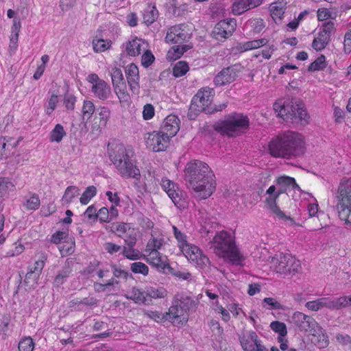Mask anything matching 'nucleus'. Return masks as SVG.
Listing matches in <instances>:
<instances>
[{"instance_id": "obj_1", "label": "nucleus", "mask_w": 351, "mask_h": 351, "mask_svg": "<svg viewBox=\"0 0 351 351\" xmlns=\"http://www.w3.org/2000/svg\"><path fill=\"white\" fill-rule=\"evenodd\" d=\"M184 177L188 187L197 193L202 199L209 197L215 189V175L210 167L202 160L187 162Z\"/></svg>"}, {"instance_id": "obj_2", "label": "nucleus", "mask_w": 351, "mask_h": 351, "mask_svg": "<svg viewBox=\"0 0 351 351\" xmlns=\"http://www.w3.org/2000/svg\"><path fill=\"white\" fill-rule=\"evenodd\" d=\"M269 152L275 158L295 159L304 154V141L301 134L287 131L280 134L270 141Z\"/></svg>"}, {"instance_id": "obj_3", "label": "nucleus", "mask_w": 351, "mask_h": 351, "mask_svg": "<svg viewBox=\"0 0 351 351\" xmlns=\"http://www.w3.org/2000/svg\"><path fill=\"white\" fill-rule=\"evenodd\" d=\"M107 154L122 177L140 180V170L136 165L134 152L131 149H128L123 143L113 140L108 144Z\"/></svg>"}, {"instance_id": "obj_4", "label": "nucleus", "mask_w": 351, "mask_h": 351, "mask_svg": "<svg viewBox=\"0 0 351 351\" xmlns=\"http://www.w3.org/2000/svg\"><path fill=\"white\" fill-rule=\"evenodd\" d=\"M215 253L234 265H242L245 260L231 234L226 231L217 232L213 239Z\"/></svg>"}, {"instance_id": "obj_5", "label": "nucleus", "mask_w": 351, "mask_h": 351, "mask_svg": "<svg viewBox=\"0 0 351 351\" xmlns=\"http://www.w3.org/2000/svg\"><path fill=\"white\" fill-rule=\"evenodd\" d=\"M274 110L278 116L286 121L292 123L306 124L308 123V115L304 104L301 101L279 100L274 103Z\"/></svg>"}, {"instance_id": "obj_6", "label": "nucleus", "mask_w": 351, "mask_h": 351, "mask_svg": "<svg viewBox=\"0 0 351 351\" xmlns=\"http://www.w3.org/2000/svg\"><path fill=\"white\" fill-rule=\"evenodd\" d=\"M249 125L250 120L246 114L232 112L226 115L223 120L216 123L214 129L222 134L233 136L237 132L247 129Z\"/></svg>"}, {"instance_id": "obj_7", "label": "nucleus", "mask_w": 351, "mask_h": 351, "mask_svg": "<svg viewBox=\"0 0 351 351\" xmlns=\"http://www.w3.org/2000/svg\"><path fill=\"white\" fill-rule=\"evenodd\" d=\"M198 303L197 300L185 295H182L179 298L174 300L169 308L174 323L186 324L189 315L195 311Z\"/></svg>"}, {"instance_id": "obj_8", "label": "nucleus", "mask_w": 351, "mask_h": 351, "mask_svg": "<svg viewBox=\"0 0 351 351\" xmlns=\"http://www.w3.org/2000/svg\"><path fill=\"white\" fill-rule=\"evenodd\" d=\"M336 197L337 199L336 207L340 219L351 225L350 180H346L339 184Z\"/></svg>"}, {"instance_id": "obj_9", "label": "nucleus", "mask_w": 351, "mask_h": 351, "mask_svg": "<svg viewBox=\"0 0 351 351\" xmlns=\"http://www.w3.org/2000/svg\"><path fill=\"white\" fill-rule=\"evenodd\" d=\"M276 270L281 274H295L300 268V261L290 254H281L277 258Z\"/></svg>"}, {"instance_id": "obj_10", "label": "nucleus", "mask_w": 351, "mask_h": 351, "mask_svg": "<svg viewBox=\"0 0 351 351\" xmlns=\"http://www.w3.org/2000/svg\"><path fill=\"white\" fill-rule=\"evenodd\" d=\"M335 30V24L332 21H326L322 24L318 36L312 43V47L317 51L324 49L330 41L332 32Z\"/></svg>"}, {"instance_id": "obj_11", "label": "nucleus", "mask_w": 351, "mask_h": 351, "mask_svg": "<svg viewBox=\"0 0 351 351\" xmlns=\"http://www.w3.org/2000/svg\"><path fill=\"white\" fill-rule=\"evenodd\" d=\"M161 186L177 208L181 209L186 207V202L183 197V193L174 182L162 178Z\"/></svg>"}, {"instance_id": "obj_12", "label": "nucleus", "mask_w": 351, "mask_h": 351, "mask_svg": "<svg viewBox=\"0 0 351 351\" xmlns=\"http://www.w3.org/2000/svg\"><path fill=\"white\" fill-rule=\"evenodd\" d=\"M170 138L161 131H153L147 133L145 137L147 147L154 152H159L166 149Z\"/></svg>"}, {"instance_id": "obj_13", "label": "nucleus", "mask_w": 351, "mask_h": 351, "mask_svg": "<svg viewBox=\"0 0 351 351\" xmlns=\"http://www.w3.org/2000/svg\"><path fill=\"white\" fill-rule=\"evenodd\" d=\"M38 258L35 261L33 265L28 267V271L25 275L24 282L26 285L34 283L36 284L42 271L47 261V255L45 252H40L37 254Z\"/></svg>"}, {"instance_id": "obj_14", "label": "nucleus", "mask_w": 351, "mask_h": 351, "mask_svg": "<svg viewBox=\"0 0 351 351\" xmlns=\"http://www.w3.org/2000/svg\"><path fill=\"white\" fill-rule=\"evenodd\" d=\"M241 71V66L235 64L223 68L213 79V83L216 86H221L233 82Z\"/></svg>"}, {"instance_id": "obj_15", "label": "nucleus", "mask_w": 351, "mask_h": 351, "mask_svg": "<svg viewBox=\"0 0 351 351\" xmlns=\"http://www.w3.org/2000/svg\"><path fill=\"white\" fill-rule=\"evenodd\" d=\"M182 252L191 262L201 269L210 265L209 258L196 245L189 244Z\"/></svg>"}, {"instance_id": "obj_16", "label": "nucleus", "mask_w": 351, "mask_h": 351, "mask_svg": "<svg viewBox=\"0 0 351 351\" xmlns=\"http://www.w3.org/2000/svg\"><path fill=\"white\" fill-rule=\"evenodd\" d=\"M236 21L233 19L222 20L218 22L213 31L216 40H222L231 36L236 29Z\"/></svg>"}, {"instance_id": "obj_17", "label": "nucleus", "mask_w": 351, "mask_h": 351, "mask_svg": "<svg viewBox=\"0 0 351 351\" xmlns=\"http://www.w3.org/2000/svg\"><path fill=\"white\" fill-rule=\"evenodd\" d=\"M287 191L285 187L280 186V187L276 191V195L271 197H267L265 199L266 206L275 214L279 219H282L285 221H289L291 224L294 223V221L292 218L287 216L284 212H282L277 205V199L279 196L285 193Z\"/></svg>"}, {"instance_id": "obj_18", "label": "nucleus", "mask_w": 351, "mask_h": 351, "mask_svg": "<svg viewBox=\"0 0 351 351\" xmlns=\"http://www.w3.org/2000/svg\"><path fill=\"white\" fill-rule=\"evenodd\" d=\"M292 322L300 331L309 332L318 324L313 317L298 311L293 313Z\"/></svg>"}, {"instance_id": "obj_19", "label": "nucleus", "mask_w": 351, "mask_h": 351, "mask_svg": "<svg viewBox=\"0 0 351 351\" xmlns=\"http://www.w3.org/2000/svg\"><path fill=\"white\" fill-rule=\"evenodd\" d=\"M125 73L131 91L134 94H138L140 77L138 66L135 64L131 63L125 67Z\"/></svg>"}, {"instance_id": "obj_20", "label": "nucleus", "mask_w": 351, "mask_h": 351, "mask_svg": "<svg viewBox=\"0 0 351 351\" xmlns=\"http://www.w3.org/2000/svg\"><path fill=\"white\" fill-rule=\"evenodd\" d=\"M183 27H185L184 24H180L169 28L165 37L166 40L172 43H179L189 39V34Z\"/></svg>"}, {"instance_id": "obj_21", "label": "nucleus", "mask_w": 351, "mask_h": 351, "mask_svg": "<svg viewBox=\"0 0 351 351\" xmlns=\"http://www.w3.org/2000/svg\"><path fill=\"white\" fill-rule=\"evenodd\" d=\"M147 263L158 271L165 273L166 269H171L167 261V256H162L160 252L147 253Z\"/></svg>"}, {"instance_id": "obj_22", "label": "nucleus", "mask_w": 351, "mask_h": 351, "mask_svg": "<svg viewBox=\"0 0 351 351\" xmlns=\"http://www.w3.org/2000/svg\"><path fill=\"white\" fill-rule=\"evenodd\" d=\"M97 304V300L95 297H87L82 299L75 298L69 302V308L71 311H84Z\"/></svg>"}, {"instance_id": "obj_23", "label": "nucleus", "mask_w": 351, "mask_h": 351, "mask_svg": "<svg viewBox=\"0 0 351 351\" xmlns=\"http://www.w3.org/2000/svg\"><path fill=\"white\" fill-rule=\"evenodd\" d=\"M178 121L179 119L176 116L173 114L167 116L163 121L160 131L171 138L179 131Z\"/></svg>"}, {"instance_id": "obj_24", "label": "nucleus", "mask_w": 351, "mask_h": 351, "mask_svg": "<svg viewBox=\"0 0 351 351\" xmlns=\"http://www.w3.org/2000/svg\"><path fill=\"white\" fill-rule=\"evenodd\" d=\"M124 46L127 55L136 56L141 53V51L145 50L147 43L144 40L134 37L126 42Z\"/></svg>"}, {"instance_id": "obj_25", "label": "nucleus", "mask_w": 351, "mask_h": 351, "mask_svg": "<svg viewBox=\"0 0 351 351\" xmlns=\"http://www.w3.org/2000/svg\"><path fill=\"white\" fill-rule=\"evenodd\" d=\"M215 96L213 88L206 86L200 88L193 96L195 101L201 103L204 106L210 108Z\"/></svg>"}, {"instance_id": "obj_26", "label": "nucleus", "mask_w": 351, "mask_h": 351, "mask_svg": "<svg viewBox=\"0 0 351 351\" xmlns=\"http://www.w3.org/2000/svg\"><path fill=\"white\" fill-rule=\"evenodd\" d=\"M310 333L314 337L315 339L313 341L314 344L319 348H325L329 344L328 337L319 324L316 327L311 330Z\"/></svg>"}, {"instance_id": "obj_27", "label": "nucleus", "mask_w": 351, "mask_h": 351, "mask_svg": "<svg viewBox=\"0 0 351 351\" xmlns=\"http://www.w3.org/2000/svg\"><path fill=\"white\" fill-rule=\"evenodd\" d=\"M91 91L96 98L102 101L108 99L112 93L110 85L104 80L93 85Z\"/></svg>"}, {"instance_id": "obj_28", "label": "nucleus", "mask_w": 351, "mask_h": 351, "mask_svg": "<svg viewBox=\"0 0 351 351\" xmlns=\"http://www.w3.org/2000/svg\"><path fill=\"white\" fill-rule=\"evenodd\" d=\"M73 269L69 262H66L63 267L59 270L53 279L56 286L60 287L67 281Z\"/></svg>"}, {"instance_id": "obj_29", "label": "nucleus", "mask_w": 351, "mask_h": 351, "mask_svg": "<svg viewBox=\"0 0 351 351\" xmlns=\"http://www.w3.org/2000/svg\"><path fill=\"white\" fill-rule=\"evenodd\" d=\"M265 27L263 19L254 18L249 19L245 25V29L248 30L251 35L259 34Z\"/></svg>"}, {"instance_id": "obj_30", "label": "nucleus", "mask_w": 351, "mask_h": 351, "mask_svg": "<svg viewBox=\"0 0 351 351\" xmlns=\"http://www.w3.org/2000/svg\"><path fill=\"white\" fill-rule=\"evenodd\" d=\"M145 290V298L149 300V305L152 303V299L165 298L167 295V290L163 287H147Z\"/></svg>"}, {"instance_id": "obj_31", "label": "nucleus", "mask_w": 351, "mask_h": 351, "mask_svg": "<svg viewBox=\"0 0 351 351\" xmlns=\"http://www.w3.org/2000/svg\"><path fill=\"white\" fill-rule=\"evenodd\" d=\"M208 108L204 106L193 97L189 108L187 117L190 120H195L202 112L208 114Z\"/></svg>"}, {"instance_id": "obj_32", "label": "nucleus", "mask_w": 351, "mask_h": 351, "mask_svg": "<svg viewBox=\"0 0 351 351\" xmlns=\"http://www.w3.org/2000/svg\"><path fill=\"white\" fill-rule=\"evenodd\" d=\"M268 43L267 39L261 38L245 43H241L238 45L237 49L241 52L247 51L249 50L256 49L262 46H265Z\"/></svg>"}, {"instance_id": "obj_33", "label": "nucleus", "mask_w": 351, "mask_h": 351, "mask_svg": "<svg viewBox=\"0 0 351 351\" xmlns=\"http://www.w3.org/2000/svg\"><path fill=\"white\" fill-rule=\"evenodd\" d=\"M158 15L159 13L156 7L152 4H148L143 12V23L147 25H149L156 21Z\"/></svg>"}, {"instance_id": "obj_34", "label": "nucleus", "mask_w": 351, "mask_h": 351, "mask_svg": "<svg viewBox=\"0 0 351 351\" xmlns=\"http://www.w3.org/2000/svg\"><path fill=\"white\" fill-rule=\"evenodd\" d=\"M15 190V184L8 177H0V197H8L10 192Z\"/></svg>"}, {"instance_id": "obj_35", "label": "nucleus", "mask_w": 351, "mask_h": 351, "mask_svg": "<svg viewBox=\"0 0 351 351\" xmlns=\"http://www.w3.org/2000/svg\"><path fill=\"white\" fill-rule=\"evenodd\" d=\"M66 136V132L64 127L58 123L55 125L53 129L50 132L49 134V139L51 143H60L62 139Z\"/></svg>"}, {"instance_id": "obj_36", "label": "nucleus", "mask_w": 351, "mask_h": 351, "mask_svg": "<svg viewBox=\"0 0 351 351\" xmlns=\"http://www.w3.org/2000/svg\"><path fill=\"white\" fill-rule=\"evenodd\" d=\"M130 294V296L128 298L133 300L136 304L149 305V300L145 298V290L133 287Z\"/></svg>"}, {"instance_id": "obj_37", "label": "nucleus", "mask_w": 351, "mask_h": 351, "mask_svg": "<svg viewBox=\"0 0 351 351\" xmlns=\"http://www.w3.org/2000/svg\"><path fill=\"white\" fill-rule=\"evenodd\" d=\"M110 75L114 88L120 86L122 88L125 87V82L123 73L120 69L117 67L112 68L110 71Z\"/></svg>"}, {"instance_id": "obj_38", "label": "nucleus", "mask_w": 351, "mask_h": 351, "mask_svg": "<svg viewBox=\"0 0 351 351\" xmlns=\"http://www.w3.org/2000/svg\"><path fill=\"white\" fill-rule=\"evenodd\" d=\"M145 315L151 318L152 319L156 322H162V321H169L172 323H174L173 318L171 317V315L170 314V311L165 313H162L159 311H147L145 313Z\"/></svg>"}, {"instance_id": "obj_39", "label": "nucleus", "mask_w": 351, "mask_h": 351, "mask_svg": "<svg viewBox=\"0 0 351 351\" xmlns=\"http://www.w3.org/2000/svg\"><path fill=\"white\" fill-rule=\"evenodd\" d=\"M164 244L165 240L163 238H151L147 243L145 252L146 253L159 252L158 250L162 248Z\"/></svg>"}, {"instance_id": "obj_40", "label": "nucleus", "mask_w": 351, "mask_h": 351, "mask_svg": "<svg viewBox=\"0 0 351 351\" xmlns=\"http://www.w3.org/2000/svg\"><path fill=\"white\" fill-rule=\"evenodd\" d=\"M97 111L98 117L96 116L95 119L97 118L99 119L98 127L99 128L102 129L104 128L107 125L110 116V111L107 107L105 106L99 108Z\"/></svg>"}, {"instance_id": "obj_41", "label": "nucleus", "mask_w": 351, "mask_h": 351, "mask_svg": "<svg viewBox=\"0 0 351 351\" xmlns=\"http://www.w3.org/2000/svg\"><path fill=\"white\" fill-rule=\"evenodd\" d=\"M80 194V189L76 186H69L64 193L62 201L64 204H70Z\"/></svg>"}, {"instance_id": "obj_42", "label": "nucleus", "mask_w": 351, "mask_h": 351, "mask_svg": "<svg viewBox=\"0 0 351 351\" xmlns=\"http://www.w3.org/2000/svg\"><path fill=\"white\" fill-rule=\"evenodd\" d=\"M95 111L94 104L89 100H84L82 108V120L88 121Z\"/></svg>"}, {"instance_id": "obj_43", "label": "nucleus", "mask_w": 351, "mask_h": 351, "mask_svg": "<svg viewBox=\"0 0 351 351\" xmlns=\"http://www.w3.org/2000/svg\"><path fill=\"white\" fill-rule=\"evenodd\" d=\"M270 12L272 19L277 22L280 21L285 14V8L281 3H271L270 5Z\"/></svg>"}, {"instance_id": "obj_44", "label": "nucleus", "mask_w": 351, "mask_h": 351, "mask_svg": "<svg viewBox=\"0 0 351 351\" xmlns=\"http://www.w3.org/2000/svg\"><path fill=\"white\" fill-rule=\"evenodd\" d=\"M250 10L246 0H237L232 5V13L234 15H240Z\"/></svg>"}, {"instance_id": "obj_45", "label": "nucleus", "mask_w": 351, "mask_h": 351, "mask_svg": "<svg viewBox=\"0 0 351 351\" xmlns=\"http://www.w3.org/2000/svg\"><path fill=\"white\" fill-rule=\"evenodd\" d=\"M40 205V201L37 194L33 193L29 198L26 197L25 202L23 204L25 209L29 210H36Z\"/></svg>"}, {"instance_id": "obj_46", "label": "nucleus", "mask_w": 351, "mask_h": 351, "mask_svg": "<svg viewBox=\"0 0 351 351\" xmlns=\"http://www.w3.org/2000/svg\"><path fill=\"white\" fill-rule=\"evenodd\" d=\"M277 184L282 186L283 187L291 186L293 190H299L300 186L296 183L295 180L293 178L289 176H280L276 180Z\"/></svg>"}, {"instance_id": "obj_47", "label": "nucleus", "mask_w": 351, "mask_h": 351, "mask_svg": "<svg viewBox=\"0 0 351 351\" xmlns=\"http://www.w3.org/2000/svg\"><path fill=\"white\" fill-rule=\"evenodd\" d=\"M172 228L174 237L178 241V247L180 249V250L182 251L185 248V247L189 245L186 239V236L180 230H179L176 226H173Z\"/></svg>"}, {"instance_id": "obj_48", "label": "nucleus", "mask_w": 351, "mask_h": 351, "mask_svg": "<svg viewBox=\"0 0 351 351\" xmlns=\"http://www.w3.org/2000/svg\"><path fill=\"white\" fill-rule=\"evenodd\" d=\"M35 343L33 339L28 336L23 337L19 343V351H33L34 349Z\"/></svg>"}, {"instance_id": "obj_49", "label": "nucleus", "mask_w": 351, "mask_h": 351, "mask_svg": "<svg viewBox=\"0 0 351 351\" xmlns=\"http://www.w3.org/2000/svg\"><path fill=\"white\" fill-rule=\"evenodd\" d=\"M97 189L94 186H88L80 198V202L82 205H86L90 199L96 195Z\"/></svg>"}, {"instance_id": "obj_50", "label": "nucleus", "mask_w": 351, "mask_h": 351, "mask_svg": "<svg viewBox=\"0 0 351 351\" xmlns=\"http://www.w3.org/2000/svg\"><path fill=\"white\" fill-rule=\"evenodd\" d=\"M326 66V58L324 55H320L315 60L308 66L309 71H322Z\"/></svg>"}, {"instance_id": "obj_51", "label": "nucleus", "mask_w": 351, "mask_h": 351, "mask_svg": "<svg viewBox=\"0 0 351 351\" xmlns=\"http://www.w3.org/2000/svg\"><path fill=\"white\" fill-rule=\"evenodd\" d=\"M122 254L125 258L130 260H138L141 256L139 250L135 249L134 247L123 246Z\"/></svg>"}, {"instance_id": "obj_52", "label": "nucleus", "mask_w": 351, "mask_h": 351, "mask_svg": "<svg viewBox=\"0 0 351 351\" xmlns=\"http://www.w3.org/2000/svg\"><path fill=\"white\" fill-rule=\"evenodd\" d=\"M189 69V65L186 62L179 61L173 68V75L176 77H182L186 73Z\"/></svg>"}, {"instance_id": "obj_53", "label": "nucleus", "mask_w": 351, "mask_h": 351, "mask_svg": "<svg viewBox=\"0 0 351 351\" xmlns=\"http://www.w3.org/2000/svg\"><path fill=\"white\" fill-rule=\"evenodd\" d=\"M110 45V40L104 39H93V49L97 53L107 50Z\"/></svg>"}, {"instance_id": "obj_54", "label": "nucleus", "mask_w": 351, "mask_h": 351, "mask_svg": "<svg viewBox=\"0 0 351 351\" xmlns=\"http://www.w3.org/2000/svg\"><path fill=\"white\" fill-rule=\"evenodd\" d=\"M263 307L269 310H284V306L274 298H265L263 300Z\"/></svg>"}, {"instance_id": "obj_55", "label": "nucleus", "mask_w": 351, "mask_h": 351, "mask_svg": "<svg viewBox=\"0 0 351 351\" xmlns=\"http://www.w3.org/2000/svg\"><path fill=\"white\" fill-rule=\"evenodd\" d=\"M270 328L279 335L278 337H285L287 334V326L283 322L279 321L272 322L270 324Z\"/></svg>"}, {"instance_id": "obj_56", "label": "nucleus", "mask_w": 351, "mask_h": 351, "mask_svg": "<svg viewBox=\"0 0 351 351\" xmlns=\"http://www.w3.org/2000/svg\"><path fill=\"white\" fill-rule=\"evenodd\" d=\"M131 271L134 274H141L147 276L149 273V267L142 262H134L131 264Z\"/></svg>"}, {"instance_id": "obj_57", "label": "nucleus", "mask_w": 351, "mask_h": 351, "mask_svg": "<svg viewBox=\"0 0 351 351\" xmlns=\"http://www.w3.org/2000/svg\"><path fill=\"white\" fill-rule=\"evenodd\" d=\"M192 48V45H177L172 47L173 54L172 58L176 60L180 58L185 52Z\"/></svg>"}, {"instance_id": "obj_58", "label": "nucleus", "mask_w": 351, "mask_h": 351, "mask_svg": "<svg viewBox=\"0 0 351 351\" xmlns=\"http://www.w3.org/2000/svg\"><path fill=\"white\" fill-rule=\"evenodd\" d=\"M114 88V92L117 94L120 103L128 104L130 101V95L126 90V85H125L124 88L120 86Z\"/></svg>"}, {"instance_id": "obj_59", "label": "nucleus", "mask_w": 351, "mask_h": 351, "mask_svg": "<svg viewBox=\"0 0 351 351\" xmlns=\"http://www.w3.org/2000/svg\"><path fill=\"white\" fill-rule=\"evenodd\" d=\"M24 245L21 243L20 241H17L16 242L13 243V248L10 249L8 251H7L6 256L13 257L19 256L24 251Z\"/></svg>"}, {"instance_id": "obj_60", "label": "nucleus", "mask_w": 351, "mask_h": 351, "mask_svg": "<svg viewBox=\"0 0 351 351\" xmlns=\"http://www.w3.org/2000/svg\"><path fill=\"white\" fill-rule=\"evenodd\" d=\"M68 235V231H57L51 235L50 241L54 244H59L65 240Z\"/></svg>"}, {"instance_id": "obj_61", "label": "nucleus", "mask_w": 351, "mask_h": 351, "mask_svg": "<svg viewBox=\"0 0 351 351\" xmlns=\"http://www.w3.org/2000/svg\"><path fill=\"white\" fill-rule=\"evenodd\" d=\"M155 57L153 53L145 49V53L141 56V64L145 68L149 67L154 61Z\"/></svg>"}, {"instance_id": "obj_62", "label": "nucleus", "mask_w": 351, "mask_h": 351, "mask_svg": "<svg viewBox=\"0 0 351 351\" xmlns=\"http://www.w3.org/2000/svg\"><path fill=\"white\" fill-rule=\"evenodd\" d=\"M129 229V225L123 222L113 223L111 226V230L112 232H117L119 237H121V234L126 233L127 230Z\"/></svg>"}, {"instance_id": "obj_63", "label": "nucleus", "mask_w": 351, "mask_h": 351, "mask_svg": "<svg viewBox=\"0 0 351 351\" xmlns=\"http://www.w3.org/2000/svg\"><path fill=\"white\" fill-rule=\"evenodd\" d=\"M239 341L243 350L245 351H254V344L245 336L239 337Z\"/></svg>"}, {"instance_id": "obj_64", "label": "nucleus", "mask_w": 351, "mask_h": 351, "mask_svg": "<svg viewBox=\"0 0 351 351\" xmlns=\"http://www.w3.org/2000/svg\"><path fill=\"white\" fill-rule=\"evenodd\" d=\"M111 267L112 269V273L114 278L127 280L128 277L130 276L128 271L117 267L115 265H112Z\"/></svg>"}]
</instances>
